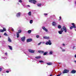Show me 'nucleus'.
Here are the masks:
<instances>
[{
	"mask_svg": "<svg viewBox=\"0 0 76 76\" xmlns=\"http://www.w3.org/2000/svg\"><path fill=\"white\" fill-rule=\"evenodd\" d=\"M42 29L45 31V32H48V30L47 28H45V26H42Z\"/></svg>",
	"mask_w": 76,
	"mask_h": 76,
	"instance_id": "39448f33",
	"label": "nucleus"
},
{
	"mask_svg": "<svg viewBox=\"0 0 76 76\" xmlns=\"http://www.w3.org/2000/svg\"><path fill=\"white\" fill-rule=\"evenodd\" d=\"M18 31V32H17V33H19H19H20L21 32H22V30H19Z\"/></svg>",
	"mask_w": 76,
	"mask_h": 76,
	"instance_id": "a878e982",
	"label": "nucleus"
},
{
	"mask_svg": "<svg viewBox=\"0 0 76 76\" xmlns=\"http://www.w3.org/2000/svg\"><path fill=\"white\" fill-rule=\"evenodd\" d=\"M8 47H9V48L11 50H12V47L11 46H10V45H8Z\"/></svg>",
	"mask_w": 76,
	"mask_h": 76,
	"instance_id": "412c9836",
	"label": "nucleus"
},
{
	"mask_svg": "<svg viewBox=\"0 0 76 76\" xmlns=\"http://www.w3.org/2000/svg\"><path fill=\"white\" fill-rule=\"evenodd\" d=\"M3 30H4V31H6V29L5 28H3Z\"/></svg>",
	"mask_w": 76,
	"mask_h": 76,
	"instance_id": "ea45409f",
	"label": "nucleus"
},
{
	"mask_svg": "<svg viewBox=\"0 0 76 76\" xmlns=\"http://www.w3.org/2000/svg\"><path fill=\"white\" fill-rule=\"evenodd\" d=\"M33 23V20H30V23Z\"/></svg>",
	"mask_w": 76,
	"mask_h": 76,
	"instance_id": "c85d7f7f",
	"label": "nucleus"
},
{
	"mask_svg": "<svg viewBox=\"0 0 76 76\" xmlns=\"http://www.w3.org/2000/svg\"><path fill=\"white\" fill-rule=\"evenodd\" d=\"M52 64H53V63H51V62H48L47 63V64L49 65H52Z\"/></svg>",
	"mask_w": 76,
	"mask_h": 76,
	"instance_id": "6ab92c4d",
	"label": "nucleus"
},
{
	"mask_svg": "<svg viewBox=\"0 0 76 76\" xmlns=\"http://www.w3.org/2000/svg\"><path fill=\"white\" fill-rule=\"evenodd\" d=\"M69 72V70H67V69H65L63 72V74H64V73H68V72Z\"/></svg>",
	"mask_w": 76,
	"mask_h": 76,
	"instance_id": "0eeeda50",
	"label": "nucleus"
},
{
	"mask_svg": "<svg viewBox=\"0 0 76 76\" xmlns=\"http://www.w3.org/2000/svg\"><path fill=\"white\" fill-rule=\"evenodd\" d=\"M21 13L20 12H18L16 14V16L17 18H20V15H21Z\"/></svg>",
	"mask_w": 76,
	"mask_h": 76,
	"instance_id": "423d86ee",
	"label": "nucleus"
},
{
	"mask_svg": "<svg viewBox=\"0 0 76 76\" xmlns=\"http://www.w3.org/2000/svg\"><path fill=\"white\" fill-rule=\"evenodd\" d=\"M1 36H0V38H1Z\"/></svg>",
	"mask_w": 76,
	"mask_h": 76,
	"instance_id": "4d7b16f0",
	"label": "nucleus"
},
{
	"mask_svg": "<svg viewBox=\"0 0 76 76\" xmlns=\"http://www.w3.org/2000/svg\"><path fill=\"white\" fill-rule=\"evenodd\" d=\"M42 43H43V44H45V42H42Z\"/></svg>",
	"mask_w": 76,
	"mask_h": 76,
	"instance_id": "49530a36",
	"label": "nucleus"
},
{
	"mask_svg": "<svg viewBox=\"0 0 76 76\" xmlns=\"http://www.w3.org/2000/svg\"><path fill=\"white\" fill-rule=\"evenodd\" d=\"M39 63H44V61H42V60L39 61Z\"/></svg>",
	"mask_w": 76,
	"mask_h": 76,
	"instance_id": "f704fd0d",
	"label": "nucleus"
},
{
	"mask_svg": "<svg viewBox=\"0 0 76 76\" xmlns=\"http://www.w3.org/2000/svg\"><path fill=\"white\" fill-rule=\"evenodd\" d=\"M44 15L45 16H47V15H48V14L47 13H44Z\"/></svg>",
	"mask_w": 76,
	"mask_h": 76,
	"instance_id": "58836bf2",
	"label": "nucleus"
},
{
	"mask_svg": "<svg viewBox=\"0 0 76 76\" xmlns=\"http://www.w3.org/2000/svg\"><path fill=\"white\" fill-rule=\"evenodd\" d=\"M4 30L2 29H0V32H3Z\"/></svg>",
	"mask_w": 76,
	"mask_h": 76,
	"instance_id": "cd10ccee",
	"label": "nucleus"
},
{
	"mask_svg": "<svg viewBox=\"0 0 76 76\" xmlns=\"http://www.w3.org/2000/svg\"><path fill=\"white\" fill-rule=\"evenodd\" d=\"M61 17H59V20H61Z\"/></svg>",
	"mask_w": 76,
	"mask_h": 76,
	"instance_id": "a18cd8bd",
	"label": "nucleus"
},
{
	"mask_svg": "<svg viewBox=\"0 0 76 76\" xmlns=\"http://www.w3.org/2000/svg\"><path fill=\"white\" fill-rule=\"evenodd\" d=\"M8 41H9V42H12V40L10 39L9 37H8Z\"/></svg>",
	"mask_w": 76,
	"mask_h": 76,
	"instance_id": "4468645a",
	"label": "nucleus"
},
{
	"mask_svg": "<svg viewBox=\"0 0 76 76\" xmlns=\"http://www.w3.org/2000/svg\"><path fill=\"white\" fill-rule=\"evenodd\" d=\"M36 37V38H39V35H37Z\"/></svg>",
	"mask_w": 76,
	"mask_h": 76,
	"instance_id": "473e14b6",
	"label": "nucleus"
},
{
	"mask_svg": "<svg viewBox=\"0 0 76 76\" xmlns=\"http://www.w3.org/2000/svg\"><path fill=\"white\" fill-rule=\"evenodd\" d=\"M75 46H73V49H74V48H75Z\"/></svg>",
	"mask_w": 76,
	"mask_h": 76,
	"instance_id": "3c124183",
	"label": "nucleus"
},
{
	"mask_svg": "<svg viewBox=\"0 0 76 76\" xmlns=\"http://www.w3.org/2000/svg\"><path fill=\"white\" fill-rule=\"evenodd\" d=\"M41 4L40 3V4H37V6H38V7H41Z\"/></svg>",
	"mask_w": 76,
	"mask_h": 76,
	"instance_id": "f3484780",
	"label": "nucleus"
},
{
	"mask_svg": "<svg viewBox=\"0 0 76 76\" xmlns=\"http://www.w3.org/2000/svg\"><path fill=\"white\" fill-rule=\"evenodd\" d=\"M65 46V44H62V46H63V47H64V46Z\"/></svg>",
	"mask_w": 76,
	"mask_h": 76,
	"instance_id": "37998d69",
	"label": "nucleus"
},
{
	"mask_svg": "<svg viewBox=\"0 0 76 76\" xmlns=\"http://www.w3.org/2000/svg\"><path fill=\"white\" fill-rule=\"evenodd\" d=\"M28 15L29 16H31V11L29 12L28 13Z\"/></svg>",
	"mask_w": 76,
	"mask_h": 76,
	"instance_id": "5701e85b",
	"label": "nucleus"
},
{
	"mask_svg": "<svg viewBox=\"0 0 76 76\" xmlns=\"http://www.w3.org/2000/svg\"><path fill=\"white\" fill-rule=\"evenodd\" d=\"M41 43H42V42H41L39 43L38 44V45H41Z\"/></svg>",
	"mask_w": 76,
	"mask_h": 76,
	"instance_id": "72a5a7b5",
	"label": "nucleus"
},
{
	"mask_svg": "<svg viewBox=\"0 0 76 76\" xmlns=\"http://www.w3.org/2000/svg\"><path fill=\"white\" fill-rule=\"evenodd\" d=\"M75 57L76 58V54H75Z\"/></svg>",
	"mask_w": 76,
	"mask_h": 76,
	"instance_id": "8fccbe9b",
	"label": "nucleus"
},
{
	"mask_svg": "<svg viewBox=\"0 0 76 76\" xmlns=\"http://www.w3.org/2000/svg\"><path fill=\"white\" fill-rule=\"evenodd\" d=\"M22 4V5H23V4Z\"/></svg>",
	"mask_w": 76,
	"mask_h": 76,
	"instance_id": "bf43d9fd",
	"label": "nucleus"
},
{
	"mask_svg": "<svg viewBox=\"0 0 76 76\" xmlns=\"http://www.w3.org/2000/svg\"><path fill=\"white\" fill-rule=\"evenodd\" d=\"M53 16V17H55V16Z\"/></svg>",
	"mask_w": 76,
	"mask_h": 76,
	"instance_id": "13d9d810",
	"label": "nucleus"
},
{
	"mask_svg": "<svg viewBox=\"0 0 76 76\" xmlns=\"http://www.w3.org/2000/svg\"><path fill=\"white\" fill-rule=\"evenodd\" d=\"M24 53L25 54H26V56H28V54H29L28 52H24Z\"/></svg>",
	"mask_w": 76,
	"mask_h": 76,
	"instance_id": "bb28decb",
	"label": "nucleus"
},
{
	"mask_svg": "<svg viewBox=\"0 0 76 76\" xmlns=\"http://www.w3.org/2000/svg\"><path fill=\"white\" fill-rule=\"evenodd\" d=\"M18 2L20 3H22V1L21 0H19Z\"/></svg>",
	"mask_w": 76,
	"mask_h": 76,
	"instance_id": "7c9ffc66",
	"label": "nucleus"
},
{
	"mask_svg": "<svg viewBox=\"0 0 76 76\" xmlns=\"http://www.w3.org/2000/svg\"><path fill=\"white\" fill-rule=\"evenodd\" d=\"M50 76H53V75H50Z\"/></svg>",
	"mask_w": 76,
	"mask_h": 76,
	"instance_id": "5fc2aeb1",
	"label": "nucleus"
},
{
	"mask_svg": "<svg viewBox=\"0 0 76 76\" xmlns=\"http://www.w3.org/2000/svg\"><path fill=\"white\" fill-rule=\"evenodd\" d=\"M28 51L29 52V53H34L35 52V50L29 49L28 50Z\"/></svg>",
	"mask_w": 76,
	"mask_h": 76,
	"instance_id": "1a4fd4ad",
	"label": "nucleus"
},
{
	"mask_svg": "<svg viewBox=\"0 0 76 76\" xmlns=\"http://www.w3.org/2000/svg\"><path fill=\"white\" fill-rule=\"evenodd\" d=\"M44 39H50V37H43Z\"/></svg>",
	"mask_w": 76,
	"mask_h": 76,
	"instance_id": "2eb2a0df",
	"label": "nucleus"
},
{
	"mask_svg": "<svg viewBox=\"0 0 76 76\" xmlns=\"http://www.w3.org/2000/svg\"><path fill=\"white\" fill-rule=\"evenodd\" d=\"M41 56H36L35 58H37V59H38V58H41Z\"/></svg>",
	"mask_w": 76,
	"mask_h": 76,
	"instance_id": "a211bd4d",
	"label": "nucleus"
},
{
	"mask_svg": "<svg viewBox=\"0 0 76 76\" xmlns=\"http://www.w3.org/2000/svg\"><path fill=\"white\" fill-rule=\"evenodd\" d=\"M53 51H50L49 52V54L50 55H52V54H53Z\"/></svg>",
	"mask_w": 76,
	"mask_h": 76,
	"instance_id": "4be33fe9",
	"label": "nucleus"
},
{
	"mask_svg": "<svg viewBox=\"0 0 76 76\" xmlns=\"http://www.w3.org/2000/svg\"><path fill=\"white\" fill-rule=\"evenodd\" d=\"M69 1H71V0H68Z\"/></svg>",
	"mask_w": 76,
	"mask_h": 76,
	"instance_id": "6e6d98bb",
	"label": "nucleus"
},
{
	"mask_svg": "<svg viewBox=\"0 0 76 76\" xmlns=\"http://www.w3.org/2000/svg\"><path fill=\"white\" fill-rule=\"evenodd\" d=\"M57 25V23L55 22H53L52 23V25L54 26H56Z\"/></svg>",
	"mask_w": 76,
	"mask_h": 76,
	"instance_id": "f8f14e48",
	"label": "nucleus"
},
{
	"mask_svg": "<svg viewBox=\"0 0 76 76\" xmlns=\"http://www.w3.org/2000/svg\"><path fill=\"white\" fill-rule=\"evenodd\" d=\"M16 33L17 38H19V33L17 32Z\"/></svg>",
	"mask_w": 76,
	"mask_h": 76,
	"instance_id": "aec40b11",
	"label": "nucleus"
},
{
	"mask_svg": "<svg viewBox=\"0 0 76 76\" xmlns=\"http://www.w3.org/2000/svg\"><path fill=\"white\" fill-rule=\"evenodd\" d=\"M10 29L12 31H14V29H13L12 27H10Z\"/></svg>",
	"mask_w": 76,
	"mask_h": 76,
	"instance_id": "393cba45",
	"label": "nucleus"
},
{
	"mask_svg": "<svg viewBox=\"0 0 76 76\" xmlns=\"http://www.w3.org/2000/svg\"><path fill=\"white\" fill-rule=\"evenodd\" d=\"M64 31L65 32H67V29H66V27L64 26H63V27L61 28V31H59L58 32L59 34H61L62 32H63Z\"/></svg>",
	"mask_w": 76,
	"mask_h": 76,
	"instance_id": "f257e3e1",
	"label": "nucleus"
},
{
	"mask_svg": "<svg viewBox=\"0 0 76 76\" xmlns=\"http://www.w3.org/2000/svg\"><path fill=\"white\" fill-rule=\"evenodd\" d=\"M60 48L61 49L62 51L64 52L66 51V50L65 49H63L61 47H60Z\"/></svg>",
	"mask_w": 76,
	"mask_h": 76,
	"instance_id": "ddd939ff",
	"label": "nucleus"
},
{
	"mask_svg": "<svg viewBox=\"0 0 76 76\" xmlns=\"http://www.w3.org/2000/svg\"><path fill=\"white\" fill-rule=\"evenodd\" d=\"M17 4H19V3H17Z\"/></svg>",
	"mask_w": 76,
	"mask_h": 76,
	"instance_id": "864d4df0",
	"label": "nucleus"
},
{
	"mask_svg": "<svg viewBox=\"0 0 76 76\" xmlns=\"http://www.w3.org/2000/svg\"><path fill=\"white\" fill-rule=\"evenodd\" d=\"M61 62H58V64H61Z\"/></svg>",
	"mask_w": 76,
	"mask_h": 76,
	"instance_id": "603ef678",
	"label": "nucleus"
},
{
	"mask_svg": "<svg viewBox=\"0 0 76 76\" xmlns=\"http://www.w3.org/2000/svg\"><path fill=\"white\" fill-rule=\"evenodd\" d=\"M5 55H6V56H7V52H6L5 53Z\"/></svg>",
	"mask_w": 76,
	"mask_h": 76,
	"instance_id": "c03bdc74",
	"label": "nucleus"
},
{
	"mask_svg": "<svg viewBox=\"0 0 76 76\" xmlns=\"http://www.w3.org/2000/svg\"><path fill=\"white\" fill-rule=\"evenodd\" d=\"M46 45H51L52 43H51V40H49L48 41H47L46 43L45 44Z\"/></svg>",
	"mask_w": 76,
	"mask_h": 76,
	"instance_id": "7ed1b4c3",
	"label": "nucleus"
},
{
	"mask_svg": "<svg viewBox=\"0 0 76 76\" xmlns=\"http://www.w3.org/2000/svg\"><path fill=\"white\" fill-rule=\"evenodd\" d=\"M1 58H4V59H5V60H6V59H7V58H6V57L4 58L3 57H1Z\"/></svg>",
	"mask_w": 76,
	"mask_h": 76,
	"instance_id": "2f4dec72",
	"label": "nucleus"
},
{
	"mask_svg": "<svg viewBox=\"0 0 76 76\" xmlns=\"http://www.w3.org/2000/svg\"><path fill=\"white\" fill-rule=\"evenodd\" d=\"M58 29H60V28H61V25H59L58 26Z\"/></svg>",
	"mask_w": 76,
	"mask_h": 76,
	"instance_id": "b1692460",
	"label": "nucleus"
},
{
	"mask_svg": "<svg viewBox=\"0 0 76 76\" xmlns=\"http://www.w3.org/2000/svg\"><path fill=\"white\" fill-rule=\"evenodd\" d=\"M38 53H41L43 54V56H45L48 54V52H44V51H41V50H39L38 51Z\"/></svg>",
	"mask_w": 76,
	"mask_h": 76,
	"instance_id": "f03ea898",
	"label": "nucleus"
},
{
	"mask_svg": "<svg viewBox=\"0 0 76 76\" xmlns=\"http://www.w3.org/2000/svg\"><path fill=\"white\" fill-rule=\"evenodd\" d=\"M21 40L22 42H24L25 40V37H23L21 38Z\"/></svg>",
	"mask_w": 76,
	"mask_h": 76,
	"instance_id": "6e6552de",
	"label": "nucleus"
},
{
	"mask_svg": "<svg viewBox=\"0 0 76 76\" xmlns=\"http://www.w3.org/2000/svg\"><path fill=\"white\" fill-rule=\"evenodd\" d=\"M73 26H72L70 27V29H73Z\"/></svg>",
	"mask_w": 76,
	"mask_h": 76,
	"instance_id": "e433bc0d",
	"label": "nucleus"
},
{
	"mask_svg": "<svg viewBox=\"0 0 76 76\" xmlns=\"http://www.w3.org/2000/svg\"><path fill=\"white\" fill-rule=\"evenodd\" d=\"M72 25L73 26L72 27L73 28H76V26H75V23H72Z\"/></svg>",
	"mask_w": 76,
	"mask_h": 76,
	"instance_id": "dca6fc26",
	"label": "nucleus"
},
{
	"mask_svg": "<svg viewBox=\"0 0 76 76\" xmlns=\"http://www.w3.org/2000/svg\"><path fill=\"white\" fill-rule=\"evenodd\" d=\"M4 35H5V36H7V34L6 33H4Z\"/></svg>",
	"mask_w": 76,
	"mask_h": 76,
	"instance_id": "4c0bfd02",
	"label": "nucleus"
},
{
	"mask_svg": "<svg viewBox=\"0 0 76 76\" xmlns=\"http://www.w3.org/2000/svg\"><path fill=\"white\" fill-rule=\"evenodd\" d=\"M76 72V71L75 70H73L71 72V73H72L73 74L75 73Z\"/></svg>",
	"mask_w": 76,
	"mask_h": 76,
	"instance_id": "9b49d317",
	"label": "nucleus"
},
{
	"mask_svg": "<svg viewBox=\"0 0 76 76\" xmlns=\"http://www.w3.org/2000/svg\"><path fill=\"white\" fill-rule=\"evenodd\" d=\"M2 44H4L5 43V41H3L2 42Z\"/></svg>",
	"mask_w": 76,
	"mask_h": 76,
	"instance_id": "a19ab883",
	"label": "nucleus"
},
{
	"mask_svg": "<svg viewBox=\"0 0 76 76\" xmlns=\"http://www.w3.org/2000/svg\"><path fill=\"white\" fill-rule=\"evenodd\" d=\"M31 30H29L28 31V34H31Z\"/></svg>",
	"mask_w": 76,
	"mask_h": 76,
	"instance_id": "c756f323",
	"label": "nucleus"
},
{
	"mask_svg": "<svg viewBox=\"0 0 76 76\" xmlns=\"http://www.w3.org/2000/svg\"><path fill=\"white\" fill-rule=\"evenodd\" d=\"M9 72H11V70H10V71H6V73H9Z\"/></svg>",
	"mask_w": 76,
	"mask_h": 76,
	"instance_id": "c9c22d12",
	"label": "nucleus"
},
{
	"mask_svg": "<svg viewBox=\"0 0 76 76\" xmlns=\"http://www.w3.org/2000/svg\"><path fill=\"white\" fill-rule=\"evenodd\" d=\"M30 3H34V4H36V2L37 1L35 0H30L29 1Z\"/></svg>",
	"mask_w": 76,
	"mask_h": 76,
	"instance_id": "20e7f679",
	"label": "nucleus"
},
{
	"mask_svg": "<svg viewBox=\"0 0 76 76\" xmlns=\"http://www.w3.org/2000/svg\"><path fill=\"white\" fill-rule=\"evenodd\" d=\"M32 39H27L26 41L27 42H31L32 41Z\"/></svg>",
	"mask_w": 76,
	"mask_h": 76,
	"instance_id": "9d476101",
	"label": "nucleus"
},
{
	"mask_svg": "<svg viewBox=\"0 0 76 76\" xmlns=\"http://www.w3.org/2000/svg\"><path fill=\"white\" fill-rule=\"evenodd\" d=\"M27 7H30V6H29V5H28Z\"/></svg>",
	"mask_w": 76,
	"mask_h": 76,
	"instance_id": "de8ad7c7",
	"label": "nucleus"
},
{
	"mask_svg": "<svg viewBox=\"0 0 76 76\" xmlns=\"http://www.w3.org/2000/svg\"><path fill=\"white\" fill-rule=\"evenodd\" d=\"M2 70V68H0V72Z\"/></svg>",
	"mask_w": 76,
	"mask_h": 76,
	"instance_id": "79ce46f5",
	"label": "nucleus"
},
{
	"mask_svg": "<svg viewBox=\"0 0 76 76\" xmlns=\"http://www.w3.org/2000/svg\"><path fill=\"white\" fill-rule=\"evenodd\" d=\"M8 31H9V32H10V30H9V28L8 29Z\"/></svg>",
	"mask_w": 76,
	"mask_h": 76,
	"instance_id": "09e8293b",
	"label": "nucleus"
}]
</instances>
